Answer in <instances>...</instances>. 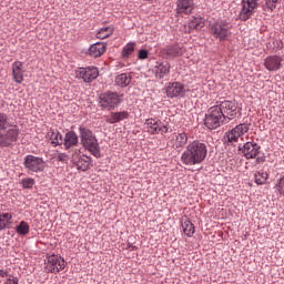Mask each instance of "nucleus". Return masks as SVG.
Listing matches in <instances>:
<instances>
[{
  "mask_svg": "<svg viewBox=\"0 0 284 284\" xmlns=\"http://www.w3.org/2000/svg\"><path fill=\"white\" fill-rule=\"evenodd\" d=\"M236 116H239V105L234 101L225 100L209 109L204 125L209 130H216V128H221L227 121H233Z\"/></svg>",
  "mask_w": 284,
  "mask_h": 284,
  "instance_id": "obj_1",
  "label": "nucleus"
},
{
  "mask_svg": "<svg viewBox=\"0 0 284 284\" xmlns=\"http://www.w3.org/2000/svg\"><path fill=\"white\" fill-rule=\"evenodd\" d=\"M207 158V144L199 140L190 142L181 155L184 165H201Z\"/></svg>",
  "mask_w": 284,
  "mask_h": 284,
  "instance_id": "obj_2",
  "label": "nucleus"
},
{
  "mask_svg": "<svg viewBox=\"0 0 284 284\" xmlns=\"http://www.w3.org/2000/svg\"><path fill=\"white\" fill-rule=\"evenodd\" d=\"M19 141V126L10 123L8 114L0 111V148H10Z\"/></svg>",
  "mask_w": 284,
  "mask_h": 284,
  "instance_id": "obj_3",
  "label": "nucleus"
},
{
  "mask_svg": "<svg viewBox=\"0 0 284 284\" xmlns=\"http://www.w3.org/2000/svg\"><path fill=\"white\" fill-rule=\"evenodd\" d=\"M79 134L82 148L88 150L95 159H99L101 156V149L97 135L85 126H79Z\"/></svg>",
  "mask_w": 284,
  "mask_h": 284,
  "instance_id": "obj_4",
  "label": "nucleus"
},
{
  "mask_svg": "<svg viewBox=\"0 0 284 284\" xmlns=\"http://www.w3.org/2000/svg\"><path fill=\"white\" fill-rule=\"evenodd\" d=\"M121 103H123V94L116 91L104 92L100 94L98 99V104L101 110H114L115 108H119Z\"/></svg>",
  "mask_w": 284,
  "mask_h": 284,
  "instance_id": "obj_5",
  "label": "nucleus"
},
{
  "mask_svg": "<svg viewBox=\"0 0 284 284\" xmlns=\"http://www.w3.org/2000/svg\"><path fill=\"white\" fill-rule=\"evenodd\" d=\"M209 32L219 41H227L232 37V24L226 20H220L210 24Z\"/></svg>",
  "mask_w": 284,
  "mask_h": 284,
  "instance_id": "obj_6",
  "label": "nucleus"
},
{
  "mask_svg": "<svg viewBox=\"0 0 284 284\" xmlns=\"http://www.w3.org/2000/svg\"><path fill=\"white\" fill-rule=\"evenodd\" d=\"M250 132L248 123H240L232 130L224 133L223 143L224 145H234V143H239V139L243 136V134H247Z\"/></svg>",
  "mask_w": 284,
  "mask_h": 284,
  "instance_id": "obj_7",
  "label": "nucleus"
},
{
  "mask_svg": "<svg viewBox=\"0 0 284 284\" xmlns=\"http://www.w3.org/2000/svg\"><path fill=\"white\" fill-rule=\"evenodd\" d=\"M239 151L247 160L255 159L256 163H265V156H258L261 154V145L254 141L245 142L243 145L240 144Z\"/></svg>",
  "mask_w": 284,
  "mask_h": 284,
  "instance_id": "obj_8",
  "label": "nucleus"
},
{
  "mask_svg": "<svg viewBox=\"0 0 284 284\" xmlns=\"http://www.w3.org/2000/svg\"><path fill=\"white\" fill-rule=\"evenodd\" d=\"M23 165L29 173H39L45 170V161L34 155H27Z\"/></svg>",
  "mask_w": 284,
  "mask_h": 284,
  "instance_id": "obj_9",
  "label": "nucleus"
},
{
  "mask_svg": "<svg viewBox=\"0 0 284 284\" xmlns=\"http://www.w3.org/2000/svg\"><path fill=\"white\" fill-rule=\"evenodd\" d=\"M70 154H71V161L75 163L78 170L85 172L88 168H90V163H92V158L88 155H81V153H79V150L77 149H72L70 151Z\"/></svg>",
  "mask_w": 284,
  "mask_h": 284,
  "instance_id": "obj_10",
  "label": "nucleus"
},
{
  "mask_svg": "<svg viewBox=\"0 0 284 284\" xmlns=\"http://www.w3.org/2000/svg\"><path fill=\"white\" fill-rule=\"evenodd\" d=\"M77 79H82L84 83H92L99 77V69L97 67L79 68L75 71Z\"/></svg>",
  "mask_w": 284,
  "mask_h": 284,
  "instance_id": "obj_11",
  "label": "nucleus"
},
{
  "mask_svg": "<svg viewBox=\"0 0 284 284\" xmlns=\"http://www.w3.org/2000/svg\"><path fill=\"white\" fill-rule=\"evenodd\" d=\"M45 270L51 274H59L61 270H65V260L59 257V255H50L47 257Z\"/></svg>",
  "mask_w": 284,
  "mask_h": 284,
  "instance_id": "obj_12",
  "label": "nucleus"
},
{
  "mask_svg": "<svg viewBox=\"0 0 284 284\" xmlns=\"http://www.w3.org/2000/svg\"><path fill=\"white\" fill-rule=\"evenodd\" d=\"M166 95L169 99L185 97V85L181 82H170L166 87Z\"/></svg>",
  "mask_w": 284,
  "mask_h": 284,
  "instance_id": "obj_13",
  "label": "nucleus"
},
{
  "mask_svg": "<svg viewBox=\"0 0 284 284\" xmlns=\"http://www.w3.org/2000/svg\"><path fill=\"white\" fill-rule=\"evenodd\" d=\"M281 65H283V58L278 55H268L264 59V67L268 72H276V70H281Z\"/></svg>",
  "mask_w": 284,
  "mask_h": 284,
  "instance_id": "obj_14",
  "label": "nucleus"
},
{
  "mask_svg": "<svg viewBox=\"0 0 284 284\" xmlns=\"http://www.w3.org/2000/svg\"><path fill=\"white\" fill-rule=\"evenodd\" d=\"M183 52H185V50H183L182 47L178 44L166 45L161 49V54H163V57L166 59H176V57H181Z\"/></svg>",
  "mask_w": 284,
  "mask_h": 284,
  "instance_id": "obj_15",
  "label": "nucleus"
},
{
  "mask_svg": "<svg viewBox=\"0 0 284 284\" xmlns=\"http://www.w3.org/2000/svg\"><path fill=\"white\" fill-rule=\"evenodd\" d=\"M194 6V0H178L176 12L178 14H192Z\"/></svg>",
  "mask_w": 284,
  "mask_h": 284,
  "instance_id": "obj_16",
  "label": "nucleus"
},
{
  "mask_svg": "<svg viewBox=\"0 0 284 284\" xmlns=\"http://www.w3.org/2000/svg\"><path fill=\"white\" fill-rule=\"evenodd\" d=\"M125 119H130V112L120 111V112H111V114L105 119L106 123L111 125L114 123H121V121H125Z\"/></svg>",
  "mask_w": 284,
  "mask_h": 284,
  "instance_id": "obj_17",
  "label": "nucleus"
},
{
  "mask_svg": "<svg viewBox=\"0 0 284 284\" xmlns=\"http://www.w3.org/2000/svg\"><path fill=\"white\" fill-rule=\"evenodd\" d=\"M12 77L16 83H23V62L16 61L12 64Z\"/></svg>",
  "mask_w": 284,
  "mask_h": 284,
  "instance_id": "obj_18",
  "label": "nucleus"
},
{
  "mask_svg": "<svg viewBox=\"0 0 284 284\" xmlns=\"http://www.w3.org/2000/svg\"><path fill=\"white\" fill-rule=\"evenodd\" d=\"M65 150H70V148H74V145H79V135L77 132L69 131L65 133L64 142H62Z\"/></svg>",
  "mask_w": 284,
  "mask_h": 284,
  "instance_id": "obj_19",
  "label": "nucleus"
},
{
  "mask_svg": "<svg viewBox=\"0 0 284 284\" xmlns=\"http://www.w3.org/2000/svg\"><path fill=\"white\" fill-rule=\"evenodd\" d=\"M105 53V43L98 42L92 44L89 48L88 54L92 57L93 59H98V57H102Z\"/></svg>",
  "mask_w": 284,
  "mask_h": 284,
  "instance_id": "obj_20",
  "label": "nucleus"
},
{
  "mask_svg": "<svg viewBox=\"0 0 284 284\" xmlns=\"http://www.w3.org/2000/svg\"><path fill=\"white\" fill-rule=\"evenodd\" d=\"M155 68L156 79H163L164 77H166V74H170V62L168 61L156 62Z\"/></svg>",
  "mask_w": 284,
  "mask_h": 284,
  "instance_id": "obj_21",
  "label": "nucleus"
},
{
  "mask_svg": "<svg viewBox=\"0 0 284 284\" xmlns=\"http://www.w3.org/2000/svg\"><path fill=\"white\" fill-rule=\"evenodd\" d=\"M47 139L51 140V145H53V148H57V145H63V135L57 130H50L47 133Z\"/></svg>",
  "mask_w": 284,
  "mask_h": 284,
  "instance_id": "obj_22",
  "label": "nucleus"
},
{
  "mask_svg": "<svg viewBox=\"0 0 284 284\" xmlns=\"http://www.w3.org/2000/svg\"><path fill=\"white\" fill-rule=\"evenodd\" d=\"M174 142L173 148L175 150H179V148H185L187 145V133L181 132V133H174Z\"/></svg>",
  "mask_w": 284,
  "mask_h": 284,
  "instance_id": "obj_23",
  "label": "nucleus"
},
{
  "mask_svg": "<svg viewBox=\"0 0 284 284\" xmlns=\"http://www.w3.org/2000/svg\"><path fill=\"white\" fill-rule=\"evenodd\" d=\"M145 125H146V132H149V134H159V128L161 125V120H156V119H148L145 121Z\"/></svg>",
  "mask_w": 284,
  "mask_h": 284,
  "instance_id": "obj_24",
  "label": "nucleus"
},
{
  "mask_svg": "<svg viewBox=\"0 0 284 284\" xmlns=\"http://www.w3.org/2000/svg\"><path fill=\"white\" fill-rule=\"evenodd\" d=\"M205 27V20L201 16H193L189 22L191 30H201Z\"/></svg>",
  "mask_w": 284,
  "mask_h": 284,
  "instance_id": "obj_25",
  "label": "nucleus"
},
{
  "mask_svg": "<svg viewBox=\"0 0 284 284\" xmlns=\"http://www.w3.org/2000/svg\"><path fill=\"white\" fill-rule=\"evenodd\" d=\"M130 83H132V75L128 73H121L115 77V85H119V88H128Z\"/></svg>",
  "mask_w": 284,
  "mask_h": 284,
  "instance_id": "obj_26",
  "label": "nucleus"
},
{
  "mask_svg": "<svg viewBox=\"0 0 284 284\" xmlns=\"http://www.w3.org/2000/svg\"><path fill=\"white\" fill-rule=\"evenodd\" d=\"M181 225H182V230H183V233L185 234V236H189V239L194 236L195 227H194V224L190 220H187V219L182 220Z\"/></svg>",
  "mask_w": 284,
  "mask_h": 284,
  "instance_id": "obj_27",
  "label": "nucleus"
},
{
  "mask_svg": "<svg viewBox=\"0 0 284 284\" xmlns=\"http://www.w3.org/2000/svg\"><path fill=\"white\" fill-rule=\"evenodd\" d=\"M12 213H0V232L8 230L12 223Z\"/></svg>",
  "mask_w": 284,
  "mask_h": 284,
  "instance_id": "obj_28",
  "label": "nucleus"
},
{
  "mask_svg": "<svg viewBox=\"0 0 284 284\" xmlns=\"http://www.w3.org/2000/svg\"><path fill=\"white\" fill-rule=\"evenodd\" d=\"M16 232L20 236H26L27 234H30V224H28V222L26 221H21L16 227Z\"/></svg>",
  "mask_w": 284,
  "mask_h": 284,
  "instance_id": "obj_29",
  "label": "nucleus"
},
{
  "mask_svg": "<svg viewBox=\"0 0 284 284\" xmlns=\"http://www.w3.org/2000/svg\"><path fill=\"white\" fill-rule=\"evenodd\" d=\"M135 45L136 43L130 42L122 49L123 59H130V57H132V54L134 53Z\"/></svg>",
  "mask_w": 284,
  "mask_h": 284,
  "instance_id": "obj_30",
  "label": "nucleus"
},
{
  "mask_svg": "<svg viewBox=\"0 0 284 284\" xmlns=\"http://www.w3.org/2000/svg\"><path fill=\"white\" fill-rule=\"evenodd\" d=\"M242 8H245V10H251V12H254L258 8V1L256 0H242L241 2Z\"/></svg>",
  "mask_w": 284,
  "mask_h": 284,
  "instance_id": "obj_31",
  "label": "nucleus"
},
{
  "mask_svg": "<svg viewBox=\"0 0 284 284\" xmlns=\"http://www.w3.org/2000/svg\"><path fill=\"white\" fill-rule=\"evenodd\" d=\"M255 183L257 185H265V183H267V172L265 171H258L257 173H255Z\"/></svg>",
  "mask_w": 284,
  "mask_h": 284,
  "instance_id": "obj_32",
  "label": "nucleus"
},
{
  "mask_svg": "<svg viewBox=\"0 0 284 284\" xmlns=\"http://www.w3.org/2000/svg\"><path fill=\"white\" fill-rule=\"evenodd\" d=\"M265 3L262 6L264 12H274L276 10V3L278 0H264Z\"/></svg>",
  "mask_w": 284,
  "mask_h": 284,
  "instance_id": "obj_33",
  "label": "nucleus"
},
{
  "mask_svg": "<svg viewBox=\"0 0 284 284\" xmlns=\"http://www.w3.org/2000/svg\"><path fill=\"white\" fill-rule=\"evenodd\" d=\"M253 14L254 12H252V10L245 9V7H242L240 10L239 17L241 21H247V19H252Z\"/></svg>",
  "mask_w": 284,
  "mask_h": 284,
  "instance_id": "obj_34",
  "label": "nucleus"
},
{
  "mask_svg": "<svg viewBox=\"0 0 284 284\" xmlns=\"http://www.w3.org/2000/svg\"><path fill=\"white\" fill-rule=\"evenodd\" d=\"M112 34V28L105 27L100 29V31L97 33L98 39H108Z\"/></svg>",
  "mask_w": 284,
  "mask_h": 284,
  "instance_id": "obj_35",
  "label": "nucleus"
},
{
  "mask_svg": "<svg viewBox=\"0 0 284 284\" xmlns=\"http://www.w3.org/2000/svg\"><path fill=\"white\" fill-rule=\"evenodd\" d=\"M21 183H22V187H24V190H30L34 186V179L26 178V179H22Z\"/></svg>",
  "mask_w": 284,
  "mask_h": 284,
  "instance_id": "obj_36",
  "label": "nucleus"
},
{
  "mask_svg": "<svg viewBox=\"0 0 284 284\" xmlns=\"http://www.w3.org/2000/svg\"><path fill=\"white\" fill-rule=\"evenodd\" d=\"M55 159H57V161H60V163H68V161H69V156L65 153H59L55 156Z\"/></svg>",
  "mask_w": 284,
  "mask_h": 284,
  "instance_id": "obj_37",
  "label": "nucleus"
},
{
  "mask_svg": "<svg viewBox=\"0 0 284 284\" xmlns=\"http://www.w3.org/2000/svg\"><path fill=\"white\" fill-rule=\"evenodd\" d=\"M148 50L141 49L138 53V58L140 59V61H144V59H148Z\"/></svg>",
  "mask_w": 284,
  "mask_h": 284,
  "instance_id": "obj_38",
  "label": "nucleus"
},
{
  "mask_svg": "<svg viewBox=\"0 0 284 284\" xmlns=\"http://www.w3.org/2000/svg\"><path fill=\"white\" fill-rule=\"evenodd\" d=\"M168 132H170V129L160 122V126H159V134H168Z\"/></svg>",
  "mask_w": 284,
  "mask_h": 284,
  "instance_id": "obj_39",
  "label": "nucleus"
},
{
  "mask_svg": "<svg viewBox=\"0 0 284 284\" xmlns=\"http://www.w3.org/2000/svg\"><path fill=\"white\" fill-rule=\"evenodd\" d=\"M4 284H19V277L10 275L4 282Z\"/></svg>",
  "mask_w": 284,
  "mask_h": 284,
  "instance_id": "obj_40",
  "label": "nucleus"
},
{
  "mask_svg": "<svg viewBox=\"0 0 284 284\" xmlns=\"http://www.w3.org/2000/svg\"><path fill=\"white\" fill-rule=\"evenodd\" d=\"M1 278H10V274L6 270H0Z\"/></svg>",
  "mask_w": 284,
  "mask_h": 284,
  "instance_id": "obj_41",
  "label": "nucleus"
}]
</instances>
